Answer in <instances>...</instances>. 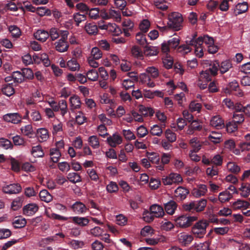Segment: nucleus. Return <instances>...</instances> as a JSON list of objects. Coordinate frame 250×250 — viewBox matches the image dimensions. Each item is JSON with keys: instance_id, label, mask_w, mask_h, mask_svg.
Here are the masks:
<instances>
[{"instance_id": "1", "label": "nucleus", "mask_w": 250, "mask_h": 250, "mask_svg": "<svg viewBox=\"0 0 250 250\" xmlns=\"http://www.w3.org/2000/svg\"><path fill=\"white\" fill-rule=\"evenodd\" d=\"M183 21L182 15L178 12H173L169 16L167 24L169 27L178 31L182 27Z\"/></svg>"}, {"instance_id": "2", "label": "nucleus", "mask_w": 250, "mask_h": 250, "mask_svg": "<svg viewBox=\"0 0 250 250\" xmlns=\"http://www.w3.org/2000/svg\"><path fill=\"white\" fill-rule=\"evenodd\" d=\"M208 225V222L207 221H199L193 226L192 232L196 237L202 238L206 233V229Z\"/></svg>"}, {"instance_id": "3", "label": "nucleus", "mask_w": 250, "mask_h": 250, "mask_svg": "<svg viewBox=\"0 0 250 250\" xmlns=\"http://www.w3.org/2000/svg\"><path fill=\"white\" fill-rule=\"evenodd\" d=\"M68 35V31L62 32V38L55 43V48L59 52H64L67 51L69 45L66 42Z\"/></svg>"}, {"instance_id": "4", "label": "nucleus", "mask_w": 250, "mask_h": 250, "mask_svg": "<svg viewBox=\"0 0 250 250\" xmlns=\"http://www.w3.org/2000/svg\"><path fill=\"white\" fill-rule=\"evenodd\" d=\"M197 219L196 216L182 215L175 219L176 225L180 227L186 228L190 226L191 223Z\"/></svg>"}, {"instance_id": "5", "label": "nucleus", "mask_w": 250, "mask_h": 250, "mask_svg": "<svg viewBox=\"0 0 250 250\" xmlns=\"http://www.w3.org/2000/svg\"><path fill=\"white\" fill-rule=\"evenodd\" d=\"M182 181L181 176L175 173H170L168 176L162 178V182L165 185H171L173 184H179Z\"/></svg>"}, {"instance_id": "6", "label": "nucleus", "mask_w": 250, "mask_h": 250, "mask_svg": "<svg viewBox=\"0 0 250 250\" xmlns=\"http://www.w3.org/2000/svg\"><path fill=\"white\" fill-rule=\"evenodd\" d=\"M3 120L8 123L18 124L21 122V116L18 113H10L4 115Z\"/></svg>"}, {"instance_id": "7", "label": "nucleus", "mask_w": 250, "mask_h": 250, "mask_svg": "<svg viewBox=\"0 0 250 250\" xmlns=\"http://www.w3.org/2000/svg\"><path fill=\"white\" fill-rule=\"evenodd\" d=\"M21 187L19 184H12L4 186L2 190L4 192L8 194H17L21 190Z\"/></svg>"}, {"instance_id": "8", "label": "nucleus", "mask_w": 250, "mask_h": 250, "mask_svg": "<svg viewBox=\"0 0 250 250\" xmlns=\"http://www.w3.org/2000/svg\"><path fill=\"white\" fill-rule=\"evenodd\" d=\"M39 209V207L36 203H29L25 205L23 208L24 214L27 216L34 215Z\"/></svg>"}, {"instance_id": "9", "label": "nucleus", "mask_w": 250, "mask_h": 250, "mask_svg": "<svg viewBox=\"0 0 250 250\" xmlns=\"http://www.w3.org/2000/svg\"><path fill=\"white\" fill-rule=\"evenodd\" d=\"M178 239L179 242L182 245L187 246L193 241V237L191 234L183 232L178 234Z\"/></svg>"}, {"instance_id": "10", "label": "nucleus", "mask_w": 250, "mask_h": 250, "mask_svg": "<svg viewBox=\"0 0 250 250\" xmlns=\"http://www.w3.org/2000/svg\"><path fill=\"white\" fill-rule=\"evenodd\" d=\"M107 141L110 146L115 147L122 143L123 139L119 135L114 134L107 138Z\"/></svg>"}, {"instance_id": "11", "label": "nucleus", "mask_w": 250, "mask_h": 250, "mask_svg": "<svg viewBox=\"0 0 250 250\" xmlns=\"http://www.w3.org/2000/svg\"><path fill=\"white\" fill-rule=\"evenodd\" d=\"M122 26L124 35L126 37L130 36V32L134 27V23L129 19H126L122 22Z\"/></svg>"}, {"instance_id": "12", "label": "nucleus", "mask_w": 250, "mask_h": 250, "mask_svg": "<svg viewBox=\"0 0 250 250\" xmlns=\"http://www.w3.org/2000/svg\"><path fill=\"white\" fill-rule=\"evenodd\" d=\"M150 211L154 217H162L165 214L163 208L160 205L154 204L150 208Z\"/></svg>"}, {"instance_id": "13", "label": "nucleus", "mask_w": 250, "mask_h": 250, "mask_svg": "<svg viewBox=\"0 0 250 250\" xmlns=\"http://www.w3.org/2000/svg\"><path fill=\"white\" fill-rule=\"evenodd\" d=\"M210 125L217 129H221L225 126L224 121L219 116L213 117L210 121Z\"/></svg>"}, {"instance_id": "14", "label": "nucleus", "mask_w": 250, "mask_h": 250, "mask_svg": "<svg viewBox=\"0 0 250 250\" xmlns=\"http://www.w3.org/2000/svg\"><path fill=\"white\" fill-rule=\"evenodd\" d=\"M197 41L195 40V39H193L191 40L189 43H188V41H187V43H188V45H191L194 46L195 47V53L196 55L201 58L203 55V47L202 45H199L197 43Z\"/></svg>"}, {"instance_id": "15", "label": "nucleus", "mask_w": 250, "mask_h": 250, "mask_svg": "<svg viewBox=\"0 0 250 250\" xmlns=\"http://www.w3.org/2000/svg\"><path fill=\"white\" fill-rule=\"evenodd\" d=\"M207 190V188L206 185H199L197 188H194L193 189L192 194L194 197L198 198L205 195L206 194Z\"/></svg>"}, {"instance_id": "16", "label": "nucleus", "mask_w": 250, "mask_h": 250, "mask_svg": "<svg viewBox=\"0 0 250 250\" xmlns=\"http://www.w3.org/2000/svg\"><path fill=\"white\" fill-rule=\"evenodd\" d=\"M189 144L192 147L190 150L198 152L201 149L203 142H201L197 137H194L189 140Z\"/></svg>"}, {"instance_id": "17", "label": "nucleus", "mask_w": 250, "mask_h": 250, "mask_svg": "<svg viewBox=\"0 0 250 250\" xmlns=\"http://www.w3.org/2000/svg\"><path fill=\"white\" fill-rule=\"evenodd\" d=\"M34 36L36 40L44 42L49 38V33L44 30H38L34 34Z\"/></svg>"}, {"instance_id": "18", "label": "nucleus", "mask_w": 250, "mask_h": 250, "mask_svg": "<svg viewBox=\"0 0 250 250\" xmlns=\"http://www.w3.org/2000/svg\"><path fill=\"white\" fill-rule=\"evenodd\" d=\"M73 210L77 214H83L87 210L84 204L81 202H76L72 206Z\"/></svg>"}, {"instance_id": "19", "label": "nucleus", "mask_w": 250, "mask_h": 250, "mask_svg": "<svg viewBox=\"0 0 250 250\" xmlns=\"http://www.w3.org/2000/svg\"><path fill=\"white\" fill-rule=\"evenodd\" d=\"M195 40L197 41V43L199 45H202L203 43H204L208 46L209 45L214 43L213 39L208 35L200 36L195 39Z\"/></svg>"}, {"instance_id": "20", "label": "nucleus", "mask_w": 250, "mask_h": 250, "mask_svg": "<svg viewBox=\"0 0 250 250\" xmlns=\"http://www.w3.org/2000/svg\"><path fill=\"white\" fill-rule=\"evenodd\" d=\"M219 70L220 73L224 74L232 67V64L229 60H225L219 63Z\"/></svg>"}, {"instance_id": "21", "label": "nucleus", "mask_w": 250, "mask_h": 250, "mask_svg": "<svg viewBox=\"0 0 250 250\" xmlns=\"http://www.w3.org/2000/svg\"><path fill=\"white\" fill-rule=\"evenodd\" d=\"M250 206V204L247 201L238 199L232 204V207L234 209H239L241 208H248Z\"/></svg>"}, {"instance_id": "22", "label": "nucleus", "mask_w": 250, "mask_h": 250, "mask_svg": "<svg viewBox=\"0 0 250 250\" xmlns=\"http://www.w3.org/2000/svg\"><path fill=\"white\" fill-rule=\"evenodd\" d=\"M202 126L196 120L192 121L191 124L188 126L186 133L188 135H192L195 131L200 130Z\"/></svg>"}, {"instance_id": "23", "label": "nucleus", "mask_w": 250, "mask_h": 250, "mask_svg": "<svg viewBox=\"0 0 250 250\" xmlns=\"http://www.w3.org/2000/svg\"><path fill=\"white\" fill-rule=\"evenodd\" d=\"M37 134L40 142H45L49 138L48 130L44 128L38 129L37 130Z\"/></svg>"}, {"instance_id": "24", "label": "nucleus", "mask_w": 250, "mask_h": 250, "mask_svg": "<svg viewBox=\"0 0 250 250\" xmlns=\"http://www.w3.org/2000/svg\"><path fill=\"white\" fill-rule=\"evenodd\" d=\"M208 138L210 141L214 144H218L223 141L222 135L217 132H211Z\"/></svg>"}, {"instance_id": "25", "label": "nucleus", "mask_w": 250, "mask_h": 250, "mask_svg": "<svg viewBox=\"0 0 250 250\" xmlns=\"http://www.w3.org/2000/svg\"><path fill=\"white\" fill-rule=\"evenodd\" d=\"M158 48L152 46H146L144 50V54L146 56H156L158 54Z\"/></svg>"}, {"instance_id": "26", "label": "nucleus", "mask_w": 250, "mask_h": 250, "mask_svg": "<svg viewBox=\"0 0 250 250\" xmlns=\"http://www.w3.org/2000/svg\"><path fill=\"white\" fill-rule=\"evenodd\" d=\"M64 31L60 30L59 29L52 27L49 30V37L52 41H55L57 40L60 36L62 37V32Z\"/></svg>"}, {"instance_id": "27", "label": "nucleus", "mask_w": 250, "mask_h": 250, "mask_svg": "<svg viewBox=\"0 0 250 250\" xmlns=\"http://www.w3.org/2000/svg\"><path fill=\"white\" fill-rule=\"evenodd\" d=\"M84 29L89 35H94L98 32L97 25L94 22H86L84 26Z\"/></svg>"}, {"instance_id": "28", "label": "nucleus", "mask_w": 250, "mask_h": 250, "mask_svg": "<svg viewBox=\"0 0 250 250\" xmlns=\"http://www.w3.org/2000/svg\"><path fill=\"white\" fill-rule=\"evenodd\" d=\"M188 193V189L182 187H178L175 190V196L181 200L185 199Z\"/></svg>"}, {"instance_id": "29", "label": "nucleus", "mask_w": 250, "mask_h": 250, "mask_svg": "<svg viewBox=\"0 0 250 250\" xmlns=\"http://www.w3.org/2000/svg\"><path fill=\"white\" fill-rule=\"evenodd\" d=\"M248 9V4L246 2L238 3L234 9L236 15L241 14L247 11Z\"/></svg>"}, {"instance_id": "30", "label": "nucleus", "mask_w": 250, "mask_h": 250, "mask_svg": "<svg viewBox=\"0 0 250 250\" xmlns=\"http://www.w3.org/2000/svg\"><path fill=\"white\" fill-rule=\"evenodd\" d=\"M177 208V205L174 201H170L165 204V208L167 213L172 215Z\"/></svg>"}, {"instance_id": "31", "label": "nucleus", "mask_w": 250, "mask_h": 250, "mask_svg": "<svg viewBox=\"0 0 250 250\" xmlns=\"http://www.w3.org/2000/svg\"><path fill=\"white\" fill-rule=\"evenodd\" d=\"M131 55L135 58L139 59H143L144 57V52L142 51L141 48L137 46H132L131 49Z\"/></svg>"}, {"instance_id": "32", "label": "nucleus", "mask_w": 250, "mask_h": 250, "mask_svg": "<svg viewBox=\"0 0 250 250\" xmlns=\"http://www.w3.org/2000/svg\"><path fill=\"white\" fill-rule=\"evenodd\" d=\"M87 141L89 145L93 148L97 149L100 147L99 138L95 135H92L88 137Z\"/></svg>"}, {"instance_id": "33", "label": "nucleus", "mask_w": 250, "mask_h": 250, "mask_svg": "<svg viewBox=\"0 0 250 250\" xmlns=\"http://www.w3.org/2000/svg\"><path fill=\"white\" fill-rule=\"evenodd\" d=\"M70 218L74 223L82 227L86 226L89 223V220L86 217L74 216L71 217Z\"/></svg>"}, {"instance_id": "34", "label": "nucleus", "mask_w": 250, "mask_h": 250, "mask_svg": "<svg viewBox=\"0 0 250 250\" xmlns=\"http://www.w3.org/2000/svg\"><path fill=\"white\" fill-rule=\"evenodd\" d=\"M69 101L72 109L80 108L81 103L78 96L75 95L71 96L69 99Z\"/></svg>"}, {"instance_id": "35", "label": "nucleus", "mask_w": 250, "mask_h": 250, "mask_svg": "<svg viewBox=\"0 0 250 250\" xmlns=\"http://www.w3.org/2000/svg\"><path fill=\"white\" fill-rule=\"evenodd\" d=\"M108 32L112 33L114 35H119L122 33L120 28L114 23H108Z\"/></svg>"}, {"instance_id": "36", "label": "nucleus", "mask_w": 250, "mask_h": 250, "mask_svg": "<svg viewBox=\"0 0 250 250\" xmlns=\"http://www.w3.org/2000/svg\"><path fill=\"white\" fill-rule=\"evenodd\" d=\"M39 196L42 201L49 203L52 200V195L46 190H42L40 191Z\"/></svg>"}, {"instance_id": "37", "label": "nucleus", "mask_w": 250, "mask_h": 250, "mask_svg": "<svg viewBox=\"0 0 250 250\" xmlns=\"http://www.w3.org/2000/svg\"><path fill=\"white\" fill-rule=\"evenodd\" d=\"M1 91L3 94L9 97L15 93L14 89L10 83L3 84L1 88Z\"/></svg>"}, {"instance_id": "38", "label": "nucleus", "mask_w": 250, "mask_h": 250, "mask_svg": "<svg viewBox=\"0 0 250 250\" xmlns=\"http://www.w3.org/2000/svg\"><path fill=\"white\" fill-rule=\"evenodd\" d=\"M232 198V194L228 190H225L220 192L219 195V200L222 203H225L228 201Z\"/></svg>"}, {"instance_id": "39", "label": "nucleus", "mask_w": 250, "mask_h": 250, "mask_svg": "<svg viewBox=\"0 0 250 250\" xmlns=\"http://www.w3.org/2000/svg\"><path fill=\"white\" fill-rule=\"evenodd\" d=\"M195 205V210L197 212H200L203 210L207 206V200L206 199H201L197 201H194Z\"/></svg>"}, {"instance_id": "40", "label": "nucleus", "mask_w": 250, "mask_h": 250, "mask_svg": "<svg viewBox=\"0 0 250 250\" xmlns=\"http://www.w3.org/2000/svg\"><path fill=\"white\" fill-rule=\"evenodd\" d=\"M146 156L150 162L153 164H158L160 161L159 155L155 152H147Z\"/></svg>"}, {"instance_id": "41", "label": "nucleus", "mask_w": 250, "mask_h": 250, "mask_svg": "<svg viewBox=\"0 0 250 250\" xmlns=\"http://www.w3.org/2000/svg\"><path fill=\"white\" fill-rule=\"evenodd\" d=\"M26 224V220L22 217H16L13 222L14 228L17 229L24 227Z\"/></svg>"}, {"instance_id": "42", "label": "nucleus", "mask_w": 250, "mask_h": 250, "mask_svg": "<svg viewBox=\"0 0 250 250\" xmlns=\"http://www.w3.org/2000/svg\"><path fill=\"white\" fill-rule=\"evenodd\" d=\"M51 159L54 163H57L61 156V153L58 149L51 148L50 150Z\"/></svg>"}, {"instance_id": "43", "label": "nucleus", "mask_w": 250, "mask_h": 250, "mask_svg": "<svg viewBox=\"0 0 250 250\" xmlns=\"http://www.w3.org/2000/svg\"><path fill=\"white\" fill-rule=\"evenodd\" d=\"M109 19H112L116 22L121 21V15L119 11H116L112 9L109 10Z\"/></svg>"}, {"instance_id": "44", "label": "nucleus", "mask_w": 250, "mask_h": 250, "mask_svg": "<svg viewBox=\"0 0 250 250\" xmlns=\"http://www.w3.org/2000/svg\"><path fill=\"white\" fill-rule=\"evenodd\" d=\"M9 31L13 38H18L21 34V29L16 25H11L9 27Z\"/></svg>"}, {"instance_id": "45", "label": "nucleus", "mask_w": 250, "mask_h": 250, "mask_svg": "<svg viewBox=\"0 0 250 250\" xmlns=\"http://www.w3.org/2000/svg\"><path fill=\"white\" fill-rule=\"evenodd\" d=\"M21 131L23 135L30 137H31L33 134V128L31 125H27L22 126L21 128Z\"/></svg>"}, {"instance_id": "46", "label": "nucleus", "mask_w": 250, "mask_h": 250, "mask_svg": "<svg viewBox=\"0 0 250 250\" xmlns=\"http://www.w3.org/2000/svg\"><path fill=\"white\" fill-rule=\"evenodd\" d=\"M31 153L35 157H42L44 156V152L40 145L32 147Z\"/></svg>"}, {"instance_id": "47", "label": "nucleus", "mask_w": 250, "mask_h": 250, "mask_svg": "<svg viewBox=\"0 0 250 250\" xmlns=\"http://www.w3.org/2000/svg\"><path fill=\"white\" fill-rule=\"evenodd\" d=\"M86 76L89 80L93 82L97 81L99 77L98 72L93 69L88 70L86 73Z\"/></svg>"}, {"instance_id": "48", "label": "nucleus", "mask_w": 250, "mask_h": 250, "mask_svg": "<svg viewBox=\"0 0 250 250\" xmlns=\"http://www.w3.org/2000/svg\"><path fill=\"white\" fill-rule=\"evenodd\" d=\"M139 111L141 114L144 116H152L154 113V111L152 108L146 107L143 105L140 106Z\"/></svg>"}, {"instance_id": "49", "label": "nucleus", "mask_w": 250, "mask_h": 250, "mask_svg": "<svg viewBox=\"0 0 250 250\" xmlns=\"http://www.w3.org/2000/svg\"><path fill=\"white\" fill-rule=\"evenodd\" d=\"M69 69L72 71H75L80 68V65L75 59H71L68 61L66 63Z\"/></svg>"}, {"instance_id": "50", "label": "nucleus", "mask_w": 250, "mask_h": 250, "mask_svg": "<svg viewBox=\"0 0 250 250\" xmlns=\"http://www.w3.org/2000/svg\"><path fill=\"white\" fill-rule=\"evenodd\" d=\"M219 62H212L209 64L208 71L212 76H216L219 70Z\"/></svg>"}, {"instance_id": "51", "label": "nucleus", "mask_w": 250, "mask_h": 250, "mask_svg": "<svg viewBox=\"0 0 250 250\" xmlns=\"http://www.w3.org/2000/svg\"><path fill=\"white\" fill-rule=\"evenodd\" d=\"M67 179L72 183H76L81 181V176L79 174L75 172L68 173Z\"/></svg>"}, {"instance_id": "52", "label": "nucleus", "mask_w": 250, "mask_h": 250, "mask_svg": "<svg viewBox=\"0 0 250 250\" xmlns=\"http://www.w3.org/2000/svg\"><path fill=\"white\" fill-rule=\"evenodd\" d=\"M104 230L99 227H95L89 231V234L93 236L99 237L104 233Z\"/></svg>"}, {"instance_id": "53", "label": "nucleus", "mask_w": 250, "mask_h": 250, "mask_svg": "<svg viewBox=\"0 0 250 250\" xmlns=\"http://www.w3.org/2000/svg\"><path fill=\"white\" fill-rule=\"evenodd\" d=\"M145 33L143 32H138L136 35V40L137 43L141 45H144L146 43V39Z\"/></svg>"}, {"instance_id": "54", "label": "nucleus", "mask_w": 250, "mask_h": 250, "mask_svg": "<svg viewBox=\"0 0 250 250\" xmlns=\"http://www.w3.org/2000/svg\"><path fill=\"white\" fill-rule=\"evenodd\" d=\"M155 6L159 9L166 10L168 8V3L164 0H154Z\"/></svg>"}, {"instance_id": "55", "label": "nucleus", "mask_w": 250, "mask_h": 250, "mask_svg": "<svg viewBox=\"0 0 250 250\" xmlns=\"http://www.w3.org/2000/svg\"><path fill=\"white\" fill-rule=\"evenodd\" d=\"M22 75L25 79L31 80L34 77V73L33 71L29 68H24L21 69Z\"/></svg>"}, {"instance_id": "56", "label": "nucleus", "mask_w": 250, "mask_h": 250, "mask_svg": "<svg viewBox=\"0 0 250 250\" xmlns=\"http://www.w3.org/2000/svg\"><path fill=\"white\" fill-rule=\"evenodd\" d=\"M240 195L243 197H247L250 194V186L247 184H242L240 188Z\"/></svg>"}, {"instance_id": "57", "label": "nucleus", "mask_w": 250, "mask_h": 250, "mask_svg": "<svg viewBox=\"0 0 250 250\" xmlns=\"http://www.w3.org/2000/svg\"><path fill=\"white\" fill-rule=\"evenodd\" d=\"M150 132L152 135L160 136L162 134L163 130L158 125H154L151 127Z\"/></svg>"}, {"instance_id": "58", "label": "nucleus", "mask_w": 250, "mask_h": 250, "mask_svg": "<svg viewBox=\"0 0 250 250\" xmlns=\"http://www.w3.org/2000/svg\"><path fill=\"white\" fill-rule=\"evenodd\" d=\"M150 22L147 20H143L139 25V28L141 30V32L144 33H146L149 28Z\"/></svg>"}, {"instance_id": "59", "label": "nucleus", "mask_w": 250, "mask_h": 250, "mask_svg": "<svg viewBox=\"0 0 250 250\" xmlns=\"http://www.w3.org/2000/svg\"><path fill=\"white\" fill-rule=\"evenodd\" d=\"M227 169L230 172L237 173L240 170V167L234 162H229L227 164Z\"/></svg>"}, {"instance_id": "60", "label": "nucleus", "mask_w": 250, "mask_h": 250, "mask_svg": "<svg viewBox=\"0 0 250 250\" xmlns=\"http://www.w3.org/2000/svg\"><path fill=\"white\" fill-rule=\"evenodd\" d=\"M165 136L170 143L174 142L176 140V135L170 129H167L165 131Z\"/></svg>"}, {"instance_id": "61", "label": "nucleus", "mask_w": 250, "mask_h": 250, "mask_svg": "<svg viewBox=\"0 0 250 250\" xmlns=\"http://www.w3.org/2000/svg\"><path fill=\"white\" fill-rule=\"evenodd\" d=\"M199 79L200 82L203 81L205 82H208L211 80V77L209 74L208 70L205 71H202L200 73V76Z\"/></svg>"}, {"instance_id": "62", "label": "nucleus", "mask_w": 250, "mask_h": 250, "mask_svg": "<svg viewBox=\"0 0 250 250\" xmlns=\"http://www.w3.org/2000/svg\"><path fill=\"white\" fill-rule=\"evenodd\" d=\"M73 19L76 22V25L78 26L81 22L86 20V17L84 14L77 13L73 15Z\"/></svg>"}, {"instance_id": "63", "label": "nucleus", "mask_w": 250, "mask_h": 250, "mask_svg": "<svg viewBox=\"0 0 250 250\" xmlns=\"http://www.w3.org/2000/svg\"><path fill=\"white\" fill-rule=\"evenodd\" d=\"M154 233V230L149 226H145L141 231V234L143 236H152Z\"/></svg>"}, {"instance_id": "64", "label": "nucleus", "mask_w": 250, "mask_h": 250, "mask_svg": "<svg viewBox=\"0 0 250 250\" xmlns=\"http://www.w3.org/2000/svg\"><path fill=\"white\" fill-rule=\"evenodd\" d=\"M13 143L15 146H25L26 141L25 140L19 135H16L12 138Z\"/></svg>"}]
</instances>
